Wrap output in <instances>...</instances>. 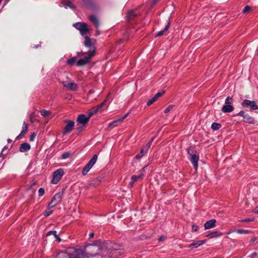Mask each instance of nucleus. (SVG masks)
I'll return each mask as SVG.
<instances>
[{"label":"nucleus","instance_id":"obj_1","mask_svg":"<svg viewBox=\"0 0 258 258\" xmlns=\"http://www.w3.org/2000/svg\"><path fill=\"white\" fill-rule=\"evenodd\" d=\"M103 246H105V243L101 245L93 244L87 245L85 252V256L90 258L97 255L105 256L106 253H105V249L103 250Z\"/></svg>","mask_w":258,"mask_h":258},{"label":"nucleus","instance_id":"obj_2","mask_svg":"<svg viewBox=\"0 0 258 258\" xmlns=\"http://www.w3.org/2000/svg\"><path fill=\"white\" fill-rule=\"evenodd\" d=\"M116 244H112L111 242H105V246L103 247V250L105 249L106 255H108L110 258H118L123 254L122 249L117 248Z\"/></svg>","mask_w":258,"mask_h":258},{"label":"nucleus","instance_id":"obj_3","mask_svg":"<svg viewBox=\"0 0 258 258\" xmlns=\"http://www.w3.org/2000/svg\"><path fill=\"white\" fill-rule=\"evenodd\" d=\"M188 154L189 155V159L192 163L194 168L196 170L198 168V161L199 160V156L196 151H195L192 146L188 147L187 149Z\"/></svg>","mask_w":258,"mask_h":258},{"label":"nucleus","instance_id":"obj_4","mask_svg":"<svg viewBox=\"0 0 258 258\" xmlns=\"http://www.w3.org/2000/svg\"><path fill=\"white\" fill-rule=\"evenodd\" d=\"M95 55V50H89L88 51L87 56H85L84 58L80 59L77 61L76 64L78 67L84 66L91 61V58Z\"/></svg>","mask_w":258,"mask_h":258},{"label":"nucleus","instance_id":"obj_5","mask_svg":"<svg viewBox=\"0 0 258 258\" xmlns=\"http://www.w3.org/2000/svg\"><path fill=\"white\" fill-rule=\"evenodd\" d=\"M139 16V13L137 10H130L126 14V21L131 25L135 24L137 22V19Z\"/></svg>","mask_w":258,"mask_h":258},{"label":"nucleus","instance_id":"obj_6","mask_svg":"<svg viewBox=\"0 0 258 258\" xmlns=\"http://www.w3.org/2000/svg\"><path fill=\"white\" fill-rule=\"evenodd\" d=\"M68 248L70 258H84L85 256V251L80 248H75L74 247Z\"/></svg>","mask_w":258,"mask_h":258},{"label":"nucleus","instance_id":"obj_7","mask_svg":"<svg viewBox=\"0 0 258 258\" xmlns=\"http://www.w3.org/2000/svg\"><path fill=\"white\" fill-rule=\"evenodd\" d=\"M98 158V155L97 154H95L93 156L90 160L88 162V163L85 165V166L83 168L82 173L83 175H86L90 169L93 167V166L96 163Z\"/></svg>","mask_w":258,"mask_h":258},{"label":"nucleus","instance_id":"obj_8","mask_svg":"<svg viewBox=\"0 0 258 258\" xmlns=\"http://www.w3.org/2000/svg\"><path fill=\"white\" fill-rule=\"evenodd\" d=\"M63 174L64 171L62 168L57 169L53 173V177L51 182L53 184H57L60 180Z\"/></svg>","mask_w":258,"mask_h":258},{"label":"nucleus","instance_id":"obj_9","mask_svg":"<svg viewBox=\"0 0 258 258\" xmlns=\"http://www.w3.org/2000/svg\"><path fill=\"white\" fill-rule=\"evenodd\" d=\"M73 26L80 31L82 35H84L89 32L88 26L85 23L77 22L75 23Z\"/></svg>","mask_w":258,"mask_h":258},{"label":"nucleus","instance_id":"obj_10","mask_svg":"<svg viewBox=\"0 0 258 258\" xmlns=\"http://www.w3.org/2000/svg\"><path fill=\"white\" fill-rule=\"evenodd\" d=\"M63 194L60 192L56 193L52 198L51 201L48 204L49 208H53L59 203L62 198Z\"/></svg>","mask_w":258,"mask_h":258},{"label":"nucleus","instance_id":"obj_11","mask_svg":"<svg viewBox=\"0 0 258 258\" xmlns=\"http://www.w3.org/2000/svg\"><path fill=\"white\" fill-rule=\"evenodd\" d=\"M64 122L66 123L67 124L62 131V134L63 135L71 133L73 131L75 126V122L72 120H64Z\"/></svg>","mask_w":258,"mask_h":258},{"label":"nucleus","instance_id":"obj_12","mask_svg":"<svg viewBox=\"0 0 258 258\" xmlns=\"http://www.w3.org/2000/svg\"><path fill=\"white\" fill-rule=\"evenodd\" d=\"M241 105L243 108L249 106L251 110H258V105L254 101L245 99L241 103Z\"/></svg>","mask_w":258,"mask_h":258},{"label":"nucleus","instance_id":"obj_13","mask_svg":"<svg viewBox=\"0 0 258 258\" xmlns=\"http://www.w3.org/2000/svg\"><path fill=\"white\" fill-rule=\"evenodd\" d=\"M91 117L88 115L87 117L84 114H79L77 118V121L83 125L86 124L89 121Z\"/></svg>","mask_w":258,"mask_h":258},{"label":"nucleus","instance_id":"obj_14","mask_svg":"<svg viewBox=\"0 0 258 258\" xmlns=\"http://www.w3.org/2000/svg\"><path fill=\"white\" fill-rule=\"evenodd\" d=\"M85 41H84V45L86 47H88L90 48V50H95V53L96 52V47L94 44L91 41L90 37L88 36H86L85 37Z\"/></svg>","mask_w":258,"mask_h":258},{"label":"nucleus","instance_id":"obj_15","mask_svg":"<svg viewBox=\"0 0 258 258\" xmlns=\"http://www.w3.org/2000/svg\"><path fill=\"white\" fill-rule=\"evenodd\" d=\"M83 3L86 7L92 10H95L97 8L93 0H83Z\"/></svg>","mask_w":258,"mask_h":258},{"label":"nucleus","instance_id":"obj_16","mask_svg":"<svg viewBox=\"0 0 258 258\" xmlns=\"http://www.w3.org/2000/svg\"><path fill=\"white\" fill-rule=\"evenodd\" d=\"M216 220L214 219L207 221L204 224L205 229H209L216 226Z\"/></svg>","mask_w":258,"mask_h":258},{"label":"nucleus","instance_id":"obj_17","mask_svg":"<svg viewBox=\"0 0 258 258\" xmlns=\"http://www.w3.org/2000/svg\"><path fill=\"white\" fill-rule=\"evenodd\" d=\"M234 107L231 104H226L223 106L221 111L224 113H230L233 111Z\"/></svg>","mask_w":258,"mask_h":258},{"label":"nucleus","instance_id":"obj_18","mask_svg":"<svg viewBox=\"0 0 258 258\" xmlns=\"http://www.w3.org/2000/svg\"><path fill=\"white\" fill-rule=\"evenodd\" d=\"M30 145L27 143H23L21 144L19 151L21 152H26L30 149Z\"/></svg>","mask_w":258,"mask_h":258},{"label":"nucleus","instance_id":"obj_19","mask_svg":"<svg viewBox=\"0 0 258 258\" xmlns=\"http://www.w3.org/2000/svg\"><path fill=\"white\" fill-rule=\"evenodd\" d=\"M243 121L248 123L249 124H254L255 123V119L254 118L250 116L248 114H246L244 116Z\"/></svg>","mask_w":258,"mask_h":258},{"label":"nucleus","instance_id":"obj_20","mask_svg":"<svg viewBox=\"0 0 258 258\" xmlns=\"http://www.w3.org/2000/svg\"><path fill=\"white\" fill-rule=\"evenodd\" d=\"M206 241H207L206 239H205V240H203L197 241L192 242V243L188 245V247H190V248H197L198 246H199L203 244L204 243H205Z\"/></svg>","mask_w":258,"mask_h":258},{"label":"nucleus","instance_id":"obj_21","mask_svg":"<svg viewBox=\"0 0 258 258\" xmlns=\"http://www.w3.org/2000/svg\"><path fill=\"white\" fill-rule=\"evenodd\" d=\"M70 254L69 253V248H68L66 251H61L59 252L56 256L55 258H70Z\"/></svg>","mask_w":258,"mask_h":258},{"label":"nucleus","instance_id":"obj_22","mask_svg":"<svg viewBox=\"0 0 258 258\" xmlns=\"http://www.w3.org/2000/svg\"><path fill=\"white\" fill-rule=\"evenodd\" d=\"M89 20L95 25L96 28H98L99 25V21L97 17L93 15L89 17Z\"/></svg>","mask_w":258,"mask_h":258},{"label":"nucleus","instance_id":"obj_23","mask_svg":"<svg viewBox=\"0 0 258 258\" xmlns=\"http://www.w3.org/2000/svg\"><path fill=\"white\" fill-rule=\"evenodd\" d=\"M170 27V22L168 21L167 24L165 26L164 29L163 30H161L159 32H158L155 35L156 37H160L164 35H165L166 33V32L168 31L169 28Z\"/></svg>","mask_w":258,"mask_h":258},{"label":"nucleus","instance_id":"obj_24","mask_svg":"<svg viewBox=\"0 0 258 258\" xmlns=\"http://www.w3.org/2000/svg\"><path fill=\"white\" fill-rule=\"evenodd\" d=\"M223 233L221 232L215 231L206 235V237L209 238L217 237L223 235Z\"/></svg>","mask_w":258,"mask_h":258},{"label":"nucleus","instance_id":"obj_25","mask_svg":"<svg viewBox=\"0 0 258 258\" xmlns=\"http://www.w3.org/2000/svg\"><path fill=\"white\" fill-rule=\"evenodd\" d=\"M67 87L70 90L76 91L77 90L78 86L75 82H68Z\"/></svg>","mask_w":258,"mask_h":258},{"label":"nucleus","instance_id":"obj_26","mask_svg":"<svg viewBox=\"0 0 258 258\" xmlns=\"http://www.w3.org/2000/svg\"><path fill=\"white\" fill-rule=\"evenodd\" d=\"M99 110L98 109L96 106L92 107L88 112V115L89 117H91L94 114L97 113Z\"/></svg>","mask_w":258,"mask_h":258},{"label":"nucleus","instance_id":"obj_27","mask_svg":"<svg viewBox=\"0 0 258 258\" xmlns=\"http://www.w3.org/2000/svg\"><path fill=\"white\" fill-rule=\"evenodd\" d=\"M62 4L67 7H69L72 9H76L75 6L73 4V3L70 1H62Z\"/></svg>","mask_w":258,"mask_h":258},{"label":"nucleus","instance_id":"obj_28","mask_svg":"<svg viewBox=\"0 0 258 258\" xmlns=\"http://www.w3.org/2000/svg\"><path fill=\"white\" fill-rule=\"evenodd\" d=\"M77 57H72L67 60V63L69 66L72 67L76 62L77 63Z\"/></svg>","mask_w":258,"mask_h":258},{"label":"nucleus","instance_id":"obj_29","mask_svg":"<svg viewBox=\"0 0 258 258\" xmlns=\"http://www.w3.org/2000/svg\"><path fill=\"white\" fill-rule=\"evenodd\" d=\"M144 174H140L139 175H133L131 177L132 180L133 182H135L139 179H142L144 177Z\"/></svg>","mask_w":258,"mask_h":258},{"label":"nucleus","instance_id":"obj_30","mask_svg":"<svg viewBox=\"0 0 258 258\" xmlns=\"http://www.w3.org/2000/svg\"><path fill=\"white\" fill-rule=\"evenodd\" d=\"M147 153V151H145L144 149H142L139 153L136 156L137 159H140L145 154Z\"/></svg>","mask_w":258,"mask_h":258},{"label":"nucleus","instance_id":"obj_31","mask_svg":"<svg viewBox=\"0 0 258 258\" xmlns=\"http://www.w3.org/2000/svg\"><path fill=\"white\" fill-rule=\"evenodd\" d=\"M221 124L219 123L214 122L212 124L211 128L214 131H217L219 130L221 127Z\"/></svg>","mask_w":258,"mask_h":258},{"label":"nucleus","instance_id":"obj_32","mask_svg":"<svg viewBox=\"0 0 258 258\" xmlns=\"http://www.w3.org/2000/svg\"><path fill=\"white\" fill-rule=\"evenodd\" d=\"M235 231L237 233L240 234H249V233H251V232L250 230H244V229H237V230H235Z\"/></svg>","mask_w":258,"mask_h":258},{"label":"nucleus","instance_id":"obj_33","mask_svg":"<svg viewBox=\"0 0 258 258\" xmlns=\"http://www.w3.org/2000/svg\"><path fill=\"white\" fill-rule=\"evenodd\" d=\"M40 113L41 114V115H42L43 116H46L48 115H50L51 114V111H47L46 110H45V109H42L41 111H40Z\"/></svg>","mask_w":258,"mask_h":258},{"label":"nucleus","instance_id":"obj_34","mask_svg":"<svg viewBox=\"0 0 258 258\" xmlns=\"http://www.w3.org/2000/svg\"><path fill=\"white\" fill-rule=\"evenodd\" d=\"M153 140H154V138H152V139H151V140L150 142H148V143H147V144H146V145H145V146L143 148V149H144V150H145V151H147H147H148V149H149V148L150 147V146H151V144H152V142H153Z\"/></svg>","mask_w":258,"mask_h":258},{"label":"nucleus","instance_id":"obj_35","mask_svg":"<svg viewBox=\"0 0 258 258\" xmlns=\"http://www.w3.org/2000/svg\"><path fill=\"white\" fill-rule=\"evenodd\" d=\"M233 98L231 97L228 96L226 98L225 101L226 104H231L233 103Z\"/></svg>","mask_w":258,"mask_h":258},{"label":"nucleus","instance_id":"obj_36","mask_svg":"<svg viewBox=\"0 0 258 258\" xmlns=\"http://www.w3.org/2000/svg\"><path fill=\"white\" fill-rule=\"evenodd\" d=\"M106 99H105V100H104L102 103H101L100 104L96 105V106L97 107V108H98V109L100 111L101 108L105 105L106 104Z\"/></svg>","mask_w":258,"mask_h":258},{"label":"nucleus","instance_id":"obj_37","mask_svg":"<svg viewBox=\"0 0 258 258\" xmlns=\"http://www.w3.org/2000/svg\"><path fill=\"white\" fill-rule=\"evenodd\" d=\"M157 99L154 96L153 98H152L151 99L148 101L147 103V105L148 106H150L152 105L154 102L157 101Z\"/></svg>","mask_w":258,"mask_h":258},{"label":"nucleus","instance_id":"obj_38","mask_svg":"<svg viewBox=\"0 0 258 258\" xmlns=\"http://www.w3.org/2000/svg\"><path fill=\"white\" fill-rule=\"evenodd\" d=\"M34 117H35L34 113H32L30 114V121L32 123H33L35 121H37V119L34 118Z\"/></svg>","mask_w":258,"mask_h":258},{"label":"nucleus","instance_id":"obj_39","mask_svg":"<svg viewBox=\"0 0 258 258\" xmlns=\"http://www.w3.org/2000/svg\"><path fill=\"white\" fill-rule=\"evenodd\" d=\"M246 114L247 113H245V111L241 110L239 112H238V113L233 115V116L235 117V116H242V117H243L244 118V116H245V115H246Z\"/></svg>","mask_w":258,"mask_h":258},{"label":"nucleus","instance_id":"obj_40","mask_svg":"<svg viewBox=\"0 0 258 258\" xmlns=\"http://www.w3.org/2000/svg\"><path fill=\"white\" fill-rule=\"evenodd\" d=\"M254 220V218H247V219L240 220L239 222H240L241 223H246V222L253 221Z\"/></svg>","mask_w":258,"mask_h":258},{"label":"nucleus","instance_id":"obj_41","mask_svg":"<svg viewBox=\"0 0 258 258\" xmlns=\"http://www.w3.org/2000/svg\"><path fill=\"white\" fill-rule=\"evenodd\" d=\"M251 10V7L249 6H246L243 10V13L244 14H246V13H248V12H250V11Z\"/></svg>","mask_w":258,"mask_h":258},{"label":"nucleus","instance_id":"obj_42","mask_svg":"<svg viewBox=\"0 0 258 258\" xmlns=\"http://www.w3.org/2000/svg\"><path fill=\"white\" fill-rule=\"evenodd\" d=\"M174 107V105H169L164 110L165 113H168L171 110H172Z\"/></svg>","mask_w":258,"mask_h":258},{"label":"nucleus","instance_id":"obj_43","mask_svg":"<svg viewBox=\"0 0 258 258\" xmlns=\"http://www.w3.org/2000/svg\"><path fill=\"white\" fill-rule=\"evenodd\" d=\"M70 155H71V154H70V153L69 152L63 153L61 155V158L63 159L68 158L69 157H70Z\"/></svg>","mask_w":258,"mask_h":258},{"label":"nucleus","instance_id":"obj_44","mask_svg":"<svg viewBox=\"0 0 258 258\" xmlns=\"http://www.w3.org/2000/svg\"><path fill=\"white\" fill-rule=\"evenodd\" d=\"M50 235H54V236H56L57 234H56V231H55V230H51V231H50L49 232H48L46 234V236H48Z\"/></svg>","mask_w":258,"mask_h":258},{"label":"nucleus","instance_id":"obj_45","mask_svg":"<svg viewBox=\"0 0 258 258\" xmlns=\"http://www.w3.org/2000/svg\"><path fill=\"white\" fill-rule=\"evenodd\" d=\"M165 93V91H162L161 92L157 93L154 97L158 99V98L161 96H162Z\"/></svg>","mask_w":258,"mask_h":258},{"label":"nucleus","instance_id":"obj_46","mask_svg":"<svg viewBox=\"0 0 258 258\" xmlns=\"http://www.w3.org/2000/svg\"><path fill=\"white\" fill-rule=\"evenodd\" d=\"M22 131L28 132V124L24 121L22 126Z\"/></svg>","mask_w":258,"mask_h":258},{"label":"nucleus","instance_id":"obj_47","mask_svg":"<svg viewBox=\"0 0 258 258\" xmlns=\"http://www.w3.org/2000/svg\"><path fill=\"white\" fill-rule=\"evenodd\" d=\"M44 193H45V190H44V188L41 187L39 189L38 194H39V196H42L43 195H44Z\"/></svg>","mask_w":258,"mask_h":258},{"label":"nucleus","instance_id":"obj_48","mask_svg":"<svg viewBox=\"0 0 258 258\" xmlns=\"http://www.w3.org/2000/svg\"><path fill=\"white\" fill-rule=\"evenodd\" d=\"M117 123V120H115L111 123H110L109 124H108V127H114L115 126H116V124Z\"/></svg>","mask_w":258,"mask_h":258},{"label":"nucleus","instance_id":"obj_49","mask_svg":"<svg viewBox=\"0 0 258 258\" xmlns=\"http://www.w3.org/2000/svg\"><path fill=\"white\" fill-rule=\"evenodd\" d=\"M198 229H199L198 226H197V225H195V224L192 225V229H191L192 232H196L198 230Z\"/></svg>","mask_w":258,"mask_h":258},{"label":"nucleus","instance_id":"obj_50","mask_svg":"<svg viewBox=\"0 0 258 258\" xmlns=\"http://www.w3.org/2000/svg\"><path fill=\"white\" fill-rule=\"evenodd\" d=\"M53 211L50 210L48 211H45L44 213V216L46 217L49 216L52 213Z\"/></svg>","mask_w":258,"mask_h":258},{"label":"nucleus","instance_id":"obj_51","mask_svg":"<svg viewBox=\"0 0 258 258\" xmlns=\"http://www.w3.org/2000/svg\"><path fill=\"white\" fill-rule=\"evenodd\" d=\"M36 134L35 133H32L29 138L30 141L32 142L34 141L35 137H36Z\"/></svg>","mask_w":258,"mask_h":258},{"label":"nucleus","instance_id":"obj_52","mask_svg":"<svg viewBox=\"0 0 258 258\" xmlns=\"http://www.w3.org/2000/svg\"><path fill=\"white\" fill-rule=\"evenodd\" d=\"M129 114V113H127L125 115H124L122 117L118 119L117 120V122L119 121V122H121L128 115V114Z\"/></svg>","mask_w":258,"mask_h":258},{"label":"nucleus","instance_id":"obj_53","mask_svg":"<svg viewBox=\"0 0 258 258\" xmlns=\"http://www.w3.org/2000/svg\"><path fill=\"white\" fill-rule=\"evenodd\" d=\"M87 53H88V52H83V51L77 52V56H78V57L82 56H83L84 55H85L86 54H87Z\"/></svg>","mask_w":258,"mask_h":258},{"label":"nucleus","instance_id":"obj_54","mask_svg":"<svg viewBox=\"0 0 258 258\" xmlns=\"http://www.w3.org/2000/svg\"><path fill=\"white\" fill-rule=\"evenodd\" d=\"M255 242H258V238L256 237H253V238H252L250 240V242L251 243H254Z\"/></svg>","mask_w":258,"mask_h":258},{"label":"nucleus","instance_id":"obj_55","mask_svg":"<svg viewBox=\"0 0 258 258\" xmlns=\"http://www.w3.org/2000/svg\"><path fill=\"white\" fill-rule=\"evenodd\" d=\"M83 128H84L83 126L78 127L77 128V131L78 132V134H79L80 133H81L83 131Z\"/></svg>","mask_w":258,"mask_h":258},{"label":"nucleus","instance_id":"obj_56","mask_svg":"<svg viewBox=\"0 0 258 258\" xmlns=\"http://www.w3.org/2000/svg\"><path fill=\"white\" fill-rule=\"evenodd\" d=\"M54 237L56 238V240L58 242H60L61 241V238L58 236V235H56V236Z\"/></svg>","mask_w":258,"mask_h":258},{"label":"nucleus","instance_id":"obj_57","mask_svg":"<svg viewBox=\"0 0 258 258\" xmlns=\"http://www.w3.org/2000/svg\"><path fill=\"white\" fill-rule=\"evenodd\" d=\"M27 133V132H25V131H21V133L20 134V136H21L22 137H23Z\"/></svg>","mask_w":258,"mask_h":258},{"label":"nucleus","instance_id":"obj_58","mask_svg":"<svg viewBox=\"0 0 258 258\" xmlns=\"http://www.w3.org/2000/svg\"><path fill=\"white\" fill-rule=\"evenodd\" d=\"M68 82H66V81H63L62 82V85H63V86L66 87H67V85H68Z\"/></svg>","mask_w":258,"mask_h":258},{"label":"nucleus","instance_id":"obj_59","mask_svg":"<svg viewBox=\"0 0 258 258\" xmlns=\"http://www.w3.org/2000/svg\"><path fill=\"white\" fill-rule=\"evenodd\" d=\"M94 92H95V91H94V90H93V89H91V90H90L89 91L88 93H89V94H91L94 93Z\"/></svg>","mask_w":258,"mask_h":258},{"label":"nucleus","instance_id":"obj_60","mask_svg":"<svg viewBox=\"0 0 258 258\" xmlns=\"http://www.w3.org/2000/svg\"><path fill=\"white\" fill-rule=\"evenodd\" d=\"M94 233H91L90 234L89 237L90 238H93L94 237Z\"/></svg>","mask_w":258,"mask_h":258},{"label":"nucleus","instance_id":"obj_61","mask_svg":"<svg viewBox=\"0 0 258 258\" xmlns=\"http://www.w3.org/2000/svg\"><path fill=\"white\" fill-rule=\"evenodd\" d=\"M254 213H258V206L253 210Z\"/></svg>","mask_w":258,"mask_h":258},{"label":"nucleus","instance_id":"obj_62","mask_svg":"<svg viewBox=\"0 0 258 258\" xmlns=\"http://www.w3.org/2000/svg\"><path fill=\"white\" fill-rule=\"evenodd\" d=\"M164 237H162H162H160V238H159V239H158V241H161L163 240H164Z\"/></svg>","mask_w":258,"mask_h":258},{"label":"nucleus","instance_id":"obj_63","mask_svg":"<svg viewBox=\"0 0 258 258\" xmlns=\"http://www.w3.org/2000/svg\"><path fill=\"white\" fill-rule=\"evenodd\" d=\"M22 137L19 134L16 138V140H19Z\"/></svg>","mask_w":258,"mask_h":258},{"label":"nucleus","instance_id":"obj_64","mask_svg":"<svg viewBox=\"0 0 258 258\" xmlns=\"http://www.w3.org/2000/svg\"><path fill=\"white\" fill-rule=\"evenodd\" d=\"M253 258H254V256L257 255V253L256 252H253L251 254Z\"/></svg>","mask_w":258,"mask_h":258}]
</instances>
